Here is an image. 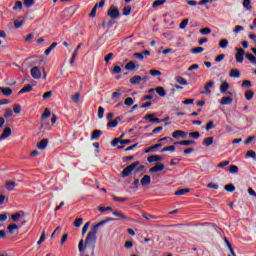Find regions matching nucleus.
<instances>
[{"label": "nucleus", "instance_id": "nucleus-28", "mask_svg": "<svg viewBox=\"0 0 256 256\" xmlns=\"http://www.w3.org/2000/svg\"><path fill=\"white\" fill-rule=\"evenodd\" d=\"M229 46V40L227 39H222L220 42H219V47L221 49H227V47Z\"/></svg>", "mask_w": 256, "mask_h": 256}, {"label": "nucleus", "instance_id": "nucleus-22", "mask_svg": "<svg viewBox=\"0 0 256 256\" xmlns=\"http://www.w3.org/2000/svg\"><path fill=\"white\" fill-rule=\"evenodd\" d=\"M193 143H195V141H193V140H183V141H180V142H175L174 145L189 146V145H193Z\"/></svg>", "mask_w": 256, "mask_h": 256}, {"label": "nucleus", "instance_id": "nucleus-16", "mask_svg": "<svg viewBox=\"0 0 256 256\" xmlns=\"http://www.w3.org/2000/svg\"><path fill=\"white\" fill-rule=\"evenodd\" d=\"M230 77H233L234 79H239V77H241V71L237 69L230 70Z\"/></svg>", "mask_w": 256, "mask_h": 256}, {"label": "nucleus", "instance_id": "nucleus-13", "mask_svg": "<svg viewBox=\"0 0 256 256\" xmlns=\"http://www.w3.org/2000/svg\"><path fill=\"white\" fill-rule=\"evenodd\" d=\"M141 185L145 187V185H151V176L149 175H144L143 178L140 181Z\"/></svg>", "mask_w": 256, "mask_h": 256}, {"label": "nucleus", "instance_id": "nucleus-57", "mask_svg": "<svg viewBox=\"0 0 256 256\" xmlns=\"http://www.w3.org/2000/svg\"><path fill=\"white\" fill-rule=\"evenodd\" d=\"M24 5L26 7H33V5H35V0H24Z\"/></svg>", "mask_w": 256, "mask_h": 256}, {"label": "nucleus", "instance_id": "nucleus-19", "mask_svg": "<svg viewBox=\"0 0 256 256\" xmlns=\"http://www.w3.org/2000/svg\"><path fill=\"white\" fill-rule=\"evenodd\" d=\"M142 217H144V219H146L147 221H151L153 219H159V216L151 215L147 212H143Z\"/></svg>", "mask_w": 256, "mask_h": 256}, {"label": "nucleus", "instance_id": "nucleus-54", "mask_svg": "<svg viewBox=\"0 0 256 256\" xmlns=\"http://www.w3.org/2000/svg\"><path fill=\"white\" fill-rule=\"evenodd\" d=\"M166 151H171L173 153V151H175V146L171 145V146H168V147H164L161 150V153H165Z\"/></svg>", "mask_w": 256, "mask_h": 256}, {"label": "nucleus", "instance_id": "nucleus-14", "mask_svg": "<svg viewBox=\"0 0 256 256\" xmlns=\"http://www.w3.org/2000/svg\"><path fill=\"white\" fill-rule=\"evenodd\" d=\"M141 81H143V77H141V76H133L130 79L131 85H139V83H141Z\"/></svg>", "mask_w": 256, "mask_h": 256}, {"label": "nucleus", "instance_id": "nucleus-50", "mask_svg": "<svg viewBox=\"0 0 256 256\" xmlns=\"http://www.w3.org/2000/svg\"><path fill=\"white\" fill-rule=\"evenodd\" d=\"M119 99H121V93L120 92H114L112 94V100L113 101H119Z\"/></svg>", "mask_w": 256, "mask_h": 256}, {"label": "nucleus", "instance_id": "nucleus-34", "mask_svg": "<svg viewBox=\"0 0 256 256\" xmlns=\"http://www.w3.org/2000/svg\"><path fill=\"white\" fill-rule=\"evenodd\" d=\"M55 47H57V42L52 43L50 47L45 50V55H50L51 51H53Z\"/></svg>", "mask_w": 256, "mask_h": 256}, {"label": "nucleus", "instance_id": "nucleus-11", "mask_svg": "<svg viewBox=\"0 0 256 256\" xmlns=\"http://www.w3.org/2000/svg\"><path fill=\"white\" fill-rule=\"evenodd\" d=\"M214 85H215V82L213 81L208 82L204 87L205 91L202 93H205L206 95H211V87H213Z\"/></svg>", "mask_w": 256, "mask_h": 256}, {"label": "nucleus", "instance_id": "nucleus-15", "mask_svg": "<svg viewBox=\"0 0 256 256\" xmlns=\"http://www.w3.org/2000/svg\"><path fill=\"white\" fill-rule=\"evenodd\" d=\"M0 91H1V93H3V95H5V97H9V96L13 95V90L11 88L0 87Z\"/></svg>", "mask_w": 256, "mask_h": 256}, {"label": "nucleus", "instance_id": "nucleus-42", "mask_svg": "<svg viewBox=\"0 0 256 256\" xmlns=\"http://www.w3.org/2000/svg\"><path fill=\"white\" fill-rule=\"evenodd\" d=\"M14 11H21L23 9V3L21 1H17L13 7Z\"/></svg>", "mask_w": 256, "mask_h": 256}, {"label": "nucleus", "instance_id": "nucleus-52", "mask_svg": "<svg viewBox=\"0 0 256 256\" xmlns=\"http://www.w3.org/2000/svg\"><path fill=\"white\" fill-rule=\"evenodd\" d=\"M90 226H91V222H86L85 223V225L82 228V235H85V233H87Z\"/></svg>", "mask_w": 256, "mask_h": 256}, {"label": "nucleus", "instance_id": "nucleus-8", "mask_svg": "<svg viewBox=\"0 0 256 256\" xmlns=\"http://www.w3.org/2000/svg\"><path fill=\"white\" fill-rule=\"evenodd\" d=\"M112 215H114V217H118V219H123L124 221H129V217H127V215H125V213H123L121 211H114V212H112Z\"/></svg>", "mask_w": 256, "mask_h": 256}, {"label": "nucleus", "instance_id": "nucleus-27", "mask_svg": "<svg viewBox=\"0 0 256 256\" xmlns=\"http://www.w3.org/2000/svg\"><path fill=\"white\" fill-rule=\"evenodd\" d=\"M85 249H87V245H85V241L84 240H80V242L78 244L79 252L83 253V251H85Z\"/></svg>", "mask_w": 256, "mask_h": 256}, {"label": "nucleus", "instance_id": "nucleus-33", "mask_svg": "<svg viewBox=\"0 0 256 256\" xmlns=\"http://www.w3.org/2000/svg\"><path fill=\"white\" fill-rule=\"evenodd\" d=\"M23 212H17L16 214L11 216L12 221H19L21 217H23Z\"/></svg>", "mask_w": 256, "mask_h": 256}, {"label": "nucleus", "instance_id": "nucleus-55", "mask_svg": "<svg viewBox=\"0 0 256 256\" xmlns=\"http://www.w3.org/2000/svg\"><path fill=\"white\" fill-rule=\"evenodd\" d=\"M117 125H119L118 122H117V120H112V121H110V122L107 123V127H108V128L117 127Z\"/></svg>", "mask_w": 256, "mask_h": 256}, {"label": "nucleus", "instance_id": "nucleus-7", "mask_svg": "<svg viewBox=\"0 0 256 256\" xmlns=\"http://www.w3.org/2000/svg\"><path fill=\"white\" fill-rule=\"evenodd\" d=\"M109 221H115V219L108 217L105 220H102L101 222L95 224L92 229L97 231V229H99V227H103V225H105V223H109Z\"/></svg>", "mask_w": 256, "mask_h": 256}, {"label": "nucleus", "instance_id": "nucleus-5", "mask_svg": "<svg viewBox=\"0 0 256 256\" xmlns=\"http://www.w3.org/2000/svg\"><path fill=\"white\" fill-rule=\"evenodd\" d=\"M30 75L33 79H40L41 78V70L39 67L35 66L30 70Z\"/></svg>", "mask_w": 256, "mask_h": 256}, {"label": "nucleus", "instance_id": "nucleus-1", "mask_svg": "<svg viewBox=\"0 0 256 256\" xmlns=\"http://www.w3.org/2000/svg\"><path fill=\"white\" fill-rule=\"evenodd\" d=\"M139 165V162H134L131 165H129L128 167H126L123 171H122V177H129V175H131V173H133V171H136V173H139V171H143V169H145V166L141 165L137 168V166Z\"/></svg>", "mask_w": 256, "mask_h": 256}, {"label": "nucleus", "instance_id": "nucleus-62", "mask_svg": "<svg viewBox=\"0 0 256 256\" xmlns=\"http://www.w3.org/2000/svg\"><path fill=\"white\" fill-rule=\"evenodd\" d=\"M201 134L199 132H190L189 137H192L193 139H199Z\"/></svg>", "mask_w": 256, "mask_h": 256}, {"label": "nucleus", "instance_id": "nucleus-63", "mask_svg": "<svg viewBox=\"0 0 256 256\" xmlns=\"http://www.w3.org/2000/svg\"><path fill=\"white\" fill-rule=\"evenodd\" d=\"M245 157H251L252 159H255L256 153L253 150H250L246 153Z\"/></svg>", "mask_w": 256, "mask_h": 256}, {"label": "nucleus", "instance_id": "nucleus-6", "mask_svg": "<svg viewBox=\"0 0 256 256\" xmlns=\"http://www.w3.org/2000/svg\"><path fill=\"white\" fill-rule=\"evenodd\" d=\"M172 137L174 139H179V138L185 139V137H187V132L183 130H176L172 133Z\"/></svg>", "mask_w": 256, "mask_h": 256}, {"label": "nucleus", "instance_id": "nucleus-59", "mask_svg": "<svg viewBox=\"0 0 256 256\" xmlns=\"http://www.w3.org/2000/svg\"><path fill=\"white\" fill-rule=\"evenodd\" d=\"M23 20H15V22H14V27L16 28V29H19L20 27H22L23 26Z\"/></svg>", "mask_w": 256, "mask_h": 256}, {"label": "nucleus", "instance_id": "nucleus-40", "mask_svg": "<svg viewBox=\"0 0 256 256\" xmlns=\"http://www.w3.org/2000/svg\"><path fill=\"white\" fill-rule=\"evenodd\" d=\"M166 2V0H156L153 2L152 7H159L161 5H165Z\"/></svg>", "mask_w": 256, "mask_h": 256}, {"label": "nucleus", "instance_id": "nucleus-18", "mask_svg": "<svg viewBox=\"0 0 256 256\" xmlns=\"http://www.w3.org/2000/svg\"><path fill=\"white\" fill-rule=\"evenodd\" d=\"M16 187H17V183L16 182H11V181L6 182V189L8 191H15Z\"/></svg>", "mask_w": 256, "mask_h": 256}, {"label": "nucleus", "instance_id": "nucleus-51", "mask_svg": "<svg viewBox=\"0 0 256 256\" xmlns=\"http://www.w3.org/2000/svg\"><path fill=\"white\" fill-rule=\"evenodd\" d=\"M215 128V122L209 121L206 125V131H211V129Z\"/></svg>", "mask_w": 256, "mask_h": 256}, {"label": "nucleus", "instance_id": "nucleus-47", "mask_svg": "<svg viewBox=\"0 0 256 256\" xmlns=\"http://www.w3.org/2000/svg\"><path fill=\"white\" fill-rule=\"evenodd\" d=\"M71 99H72L73 103H79V99H81V94L76 93V94L72 95Z\"/></svg>", "mask_w": 256, "mask_h": 256}, {"label": "nucleus", "instance_id": "nucleus-44", "mask_svg": "<svg viewBox=\"0 0 256 256\" xmlns=\"http://www.w3.org/2000/svg\"><path fill=\"white\" fill-rule=\"evenodd\" d=\"M225 191H228V193H233L235 191V186L233 184H228L224 187Z\"/></svg>", "mask_w": 256, "mask_h": 256}, {"label": "nucleus", "instance_id": "nucleus-29", "mask_svg": "<svg viewBox=\"0 0 256 256\" xmlns=\"http://www.w3.org/2000/svg\"><path fill=\"white\" fill-rule=\"evenodd\" d=\"M213 143V137L205 138L202 142L205 147H211V144Z\"/></svg>", "mask_w": 256, "mask_h": 256}, {"label": "nucleus", "instance_id": "nucleus-31", "mask_svg": "<svg viewBox=\"0 0 256 256\" xmlns=\"http://www.w3.org/2000/svg\"><path fill=\"white\" fill-rule=\"evenodd\" d=\"M224 241H225L231 255L232 256H237V255H235V251L233 250V246H231V242H229V240L227 238H225Z\"/></svg>", "mask_w": 256, "mask_h": 256}, {"label": "nucleus", "instance_id": "nucleus-45", "mask_svg": "<svg viewBox=\"0 0 256 256\" xmlns=\"http://www.w3.org/2000/svg\"><path fill=\"white\" fill-rule=\"evenodd\" d=\"M112 199H114L117 203H124V201H127V198L118 197L115 195H112Z\"/></svg>", "mask_w": 256, "mask_h": 256}, {"label": "nucleus", "instance_id": "nucleus-46", "mask_svg": "<svg viewBox=\"0 0 256 256\" xmlns=\"http://www.w3.org/2000/svg\"><path fill=\"white\" fill-rule=\"evenodd\" d=\"M243 7H245V9H247L248 11H251V0H244Z\"/></svg>", "mask_w": 256, "mask_h": 256}, {"label": "nucleus", "instance_id": "nucleus-48", "mask_svg": "<svg viewBox=\"0 0 256 256\" xmlns=\"http://www.w3.org/2000/svg\"><path fill=\"white\" fill-rule=\"evenodd\" d=\"M122 15H124L126 17H127V15H131V6L124 7Z\"/></svg>", "mask_w": 256, "mask_h": 256}, {"label": "nucleus", "instance_id": "nucleus-35", "mask_svg": "<svg viewBox=\"0 0 256 256\" xmlns=\"http://www.w3.org/2000/svg\"><path fill=\"white\" fill-rule=\"evenodd\" d=\"M245 57L250 61V63L256 65V57L253 54H246Z\"/></svg>", "mask_w": 256, "mask_h": 256}, {"label": "nucleus", "instance_id": "nucleus-60", "mask_svg": "<svg viewBox=\"0 0 256 256\" xmlns=\"http://www.w3.org/2000/svg\"><path fill=\"white\" fill-rule=\"evenodd\" d=\"M83 225V218H78L74 222V227H81Z\"/></svg>", "mask_w": 256, "mask_h": 256}, {"label": "nucleus", "instance_id": "nucleus-49", "mask_svg": "<svg viewBox=\"0 0 256 256\" xmlns=\"http://www.w3.org/2000/svg\"><path fill=\"white\" fill-rule=\"evenodd\" d=\"M5 119H9V117H13V110L11 109H6L4 113Z\"/></svg>", "mask_w": 256, "mask_h": 256}, {"label": "nucleus", "instance_id": "nucleus-20", "mask_svg": "<svg viewBox=\"0 0 256 256\" xmlns=\"http://www.w3.org/2000/svg\"><path fill=\"white\" fill-rule=\"evenodd\" d=\"M221 105H231L233 103V98L223 97L220 101Z\"/></svg>", "mask_w": 256, "mask_h": 256}, {"label": "nucleus", "instance_id": "nucleus-64", "mask_svg": "<svg viewBox=\"0 0 256 256\" xmlns=\"http://www.w3.org/2000/svg\"><path fill=\"white\" fill-rule=\"evenodd\" d=\"M202 35H209L211 33V28H203L200 30Z\"/></svg>", "mask_w": 256, "mask_h": 256}, {"label": "nucleus", "instance_id": "nucleus-3", "mask_svg": "<svg viewBox=\"0 0 256 256\" xmlns=\"http://www.w3.org/2000/svg\"><path fill=\"white\" fill-rule=\"evenodd\" d=\"M121 15V12H119V9L115 7V5L110 6L108 9V17L111 19H119V16Z\"/></svg>", "mask_w": 256, "mask_h": 256}, {"label": "nucleus", "instance_id": "nucleus-58", "mask_svg": "<svg viewBox=\"0 0 256 256\" xmlns=\"http://www.w3.org/2000/svg\"><path fill=\"white\" fill-rule=\"evenodd\" d=\"M99 8V4H95V6L93 7L91 13H90V17H95V15H97V9Z\"/></svg>", "mask_w": 256, "mask_h": 256}, {"label": "nucleus", "instance_id": "nucleus-12", "mask_svg": "<svg viewBox=\"0 0 256 256\" xmlns=\"http://www.w3.org/2000/svg\"><path fill=\"white\" fill-rule=\"evenodd\" d=\"M162 159L163 157L159 155H152L148 157L147 161L148 163H157V161H161Z\"/></svg>", "mask_w": 256, "mask_h": 256}, {"label": "nucleus", "instance_id": "nucleus-39", "mask_svg": "<svg viewBox=\"0 0 256 256\" xmlns=\"http://www.w3.org/2000/svg\"><path fill=\"white\" fill-rule=\"evenodd\" d=\"M51 117V111H49V108H46L41 116L42 119H49Z\"/></svg>", "mask_w": 256, "mask_h": 256}, {"label": "nucleus", "instance_id": "nucleus-17", "mask_svg": "<svg viewBox=\"0 0 256 256\" xmlns=\"http://www.w3.org/2000/svg\"><path fill=\"white\" fill-rule=\"evenodd\" d=\"M103 135V132L101 130H95L93 133H92V136H91V140L92 141H97V139H99V137Z\"/></svg>", "mask_w": 256, "mask_h": 256}, {"label": "nucleus", "instance_id": "nucleus-23", "mask_svg": "<svg viewBox=\"0 0 256 256\" xmlns=\"http://www.w3.org/2000/svg\"><path fill=\"white\" fill-rule=\"evenodd\" d=\"M30 91H33V86L27 85L18 92V95H21L23 93H29Z\"/></svg>", "mask_w": 256, "mask_h": 256}, {"label": "nucleus", "instance_id": "nucleus-36", "mask_svg": "<svg viewBox=\"0 0 256 256\" xmlns=\"http://www.w3.org/2000/svg\"><path fill=\"white\" fill-rule=\"evenodd\" d=\"M156 93H158L160 97H165V95H167V93L165 92V88L163 87H157Z\"/></svg>", "mask_w": 256, "mask_h": 256}, {"label": "nucleus", "instance_id": "nucleus-38", "mask_svg": "<svg viewBox=\"0 0 256 256\" xmlns=\"http://www.w3.org/2000/svg\"><path fill=\"white\" fill-rule=\"evenodd\" d=\"M204 51L205 49L203 47H196L191 50V53H193L194 55H199V53H203Z\"/></svg>", "mask_w": 256, "mask_h": 256}, {"label": "nucleus", "instance_id": "nucleus-2", "mask_svg": "<svg viewBox=\"0 0 256 256\" xmlns=\"http://www.w3.org/2000/svg\"><path fill=\"white\" fill-rule=\"evenodd\" d=\"M96 241H97V230H94V228H92V231H90L86 237V245H95Z\"/></svg>", "mask_w": 256, "mask_h": 256}, {"label": "nucleus", "instance_id": "nucleus-61", "mask_svg": "<svg viewBox=\"0 0 256 256\" xmlns=\"http://www.w3.org/2000/svg\"><path fill=\"white\" fill-rule=\"evenodd\" d=\"M187 25H189V19H184V20L180 23V29H185V27H187Z\"/></svg>", "mask_w": 256, "mask_h": 256}, {"label": "nucleus", "instance_id": "nucleus-53", "mask_svg": "<svg viewBox=\"0 0 256 256\" xmlns=\"http://www.w3.org/2000/svg\"><path fill=\"white\" fill-rule=\"evenodd\" d=\"M103 115H105V109L103 107L98 108V118L103 119Z\"/></svg>", "mask_w": 256, "mask_h": 256}, {"label": "nucleus", "instance_id": "nucleus-41", "mask_svg": "<svg viewBox=\"0 0 256 256\" xmlns=\"http://www.w3.org/2000/svg\"><path fill=\"white\" fill-rule=\"evenodd\" d=\"M229 171H230V173H232V175H235V174L239 173V167L236 165H232V166H230Z\"/></svg>", "mask_w": 256, "mask_h": 256}, {"label": "nucleus", "instance_id": "nucleus-56", "mask_svg": "<svg viewBox=\"0 0 256 256\" xmlns=\"http://www.w3.org/2000/svg\"><path fill=\"white\" fill-rule=\"evenodd\" d=\"M13 111H14V113H16L17 115H19V113H21V105L15 104V105L13 106Z\"/></svg>", "mask_w": 256, "mask_h": 256}, {"label": "nucleus", "instance_id": "nucleus-26", "mask_svg": "<svg viewBox=\"0 0 256 256\" xmlns=\"http://www.w3.org/2000/svg\"><path fill=\"white\" fill-rule=\"evenodd\" d=\"M228 90H229V83L223 82L220 86L221 93H227Z\"/></svg>", "mask_w": 256, "mask_h": 256}, {"label": "nucleus", "instance_id": "nucleus-43", "mask_svg": "<svg viewBox=\"0 0 256 256\" xmlns=\"http://www.w3.org/2000/svg\"><path fill=\"white\" fill-rule=\"evenodd\" d=\"M135 103V101H133V98L128 97L125 99L124 101V105H127V107H131V105H133Z\"/></svg>", "mask_w": 256, "mask_h": 256}, {"label": "nucleus", "instance_id": "nucleus-24", "mask_svg": "<svg viewBox=\"0 0 256 256\" xmlns=\"http://www.w3.org/2000/svg\"><path fill=\"white\" fill-rule=\"evenodd\" d=\"M48 143H49V140L43 139L40 141V143L37 145V147H38V149H41V150L46 149Z\"/></svg>", "mask_w": 256, "mask_h": 256}, {"label": "nucleus", "instance_id": "nucleus-37", "mask_svg": "<svg viewBox=\"0 0 256 256\" xmlns=\"http://www.w3.org/2000/svg\"><path fill=\"white\" fill-rule=\"evenodd\" d=\"M245 97H246L247 101H251V99H253V97H255V92H253L252 90L246 91Z\"/></svg>", "mask_w": 256, "mask_h": 256}, {"label": "nucleus", "instance_id": "nucleus-4", "mask_svg": "<svg viewBox=\"0 0 256 256\" xmlns=\"http://www.w3.org/2000/svg\"><path fill=\"white\" fill-rule=\"evenodd\" d=\"M236 55H235V58H236V61L237 63H243L244 61V56H245V50H243V48H236Z\"/></svg>", "mask_w": 256, "mask_h": 256}, {"label": "nucleus", "instance_id": "nucleus-21", "mask_svg": "<svg viewBox=\"0 0 256 256\" xmlns=\"http://www.w3.org/2000/svg\"><path fill=\"white\" fill-rule=\"evenodd\" d=\"M17 229H19V226L17 224H12L7 227L8 233H10V235H13V233H15Z\"/></svg>", "mask_w": 256, "mask_h": 256}, {"label": "nucleus", "instance_id": "nucleus-9", "mask_svg": "<svg viewBox=\"0 0 256 256\" xmlns=\"http://www.w3.org/2000/svg\"><path fill=\"white\" fill-rule=\"evenodd\" d=\"M165 169L164 164H157L156 166L149 169L150 173H157L159 171H163Z\"/></svg>", "mask_w": 256, "mask_h": 256}, {"label": "nucleus", "instance_id": "nucleus-25", "mask_svg": "<svg viewBox=\"0 0 256 256\" xmlns=\"http://www.w3.org/2000/svg\"><path fill=\"white\" fill-rule=\"evenodd\" d=\"M136 67L135 62L133 61H130L125 65L126 71H133Z\"/></svg>", "mask_w": 256, "mask_h": 256}, {"label": "nucleus", "instance_id": "nucleus-30", "mask_svg": "<svg viewBox=\"0 0 256 256\" xmlns=\"http://www.w3.org/2000/svg\"><path fill=\"white\" fill-rule=\"evenodd\" d=\"M190 191H191V189H189V188L180 189L175 192V195H177V196L186 195V193H189Z\"/></svg>", "mask_w": 256, "mask_h": 256}, {"label": "nucleus", "instance_id": "nucleus-10", "mask_svg": "<svg viewBox=\"0 0 256 256\" xmlns=\"http://www.w3.org/2000/svg\"><path fill=\"white\" fill-rule=\"evenodd\" d=\"M11 128H6L0 135V141H3V139H7V137H11Z\"/></svg>", "mask_w": 256, "mask_h": 256}, {"label": "nucleus", "instance_id": "nucleus-32", "mask_svg": "<svg viewBox=\"0 0 256 256\" xmlns=\"http://www.w3.org/2000/svg\"><path fill=\"white\" fill-rule=\"evenodd\" d=\"M175 81L179 83V85H187V79L181 77V76H176Z\"/></svg>", "mask_w": 256, "mask_h": 256}]
</instances>
